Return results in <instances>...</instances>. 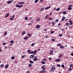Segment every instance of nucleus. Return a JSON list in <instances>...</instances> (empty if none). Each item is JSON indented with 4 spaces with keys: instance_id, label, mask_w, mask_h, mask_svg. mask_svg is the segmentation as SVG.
<instances>
[{
    "instance_id": "obj_47",
    "label": "nucleus",
    "mask_w": 73,
    "mask_h": 73,
    "mask_svg": "<svg viewBox=\"0 0 73 73\" xmlns=\"http://www.w3.org/2000/svg\"><path fill=\"white\" fill-rule=\"evenodd\" d=\"M52 33H54V31H51L50 32V34H52Z\"/></svg>"
},
{
    "instance_id": "obj_9",
    "label": "nucleus",
    "mask_w": 73,
    "mask_h": 73,
    "mask_svg": "<svg viewBox=\"0 0 73 73\" xmlns=\"http://www.w3.org/2000/svg\"><path fill=\"white\" fill-rule=\"evenodd\" d=\"M36 29H38V28H40V26L39 25H37L36 26Z\"/></svg>"
},
{
    "instance_id": "obj_24",
    "label": "nucleus",
    "mask_w": 73,
    "mask_h": 73,
    "mask_svg": "<svg viewBox=\"0 0 73 73\" xmlns=\"http://www.w3.org/2000/svg\"><path fill=\"white\" fill-rule=\"evenodd\" d=\"M41 63L42 64H45V62L42 61L41 62Z\"/></svg>"
},
{
    "instance_id": "obj_13",
    "label": "nucleus",
    "mask_w": 73,
    "mask_h": 73,
    "mask_svg": "<svg viewBox=\"0 0 73 73\" xmlns=\"http://www.w3.org/2000/svg\"><path fill=\"white\" fill-rule=\"evenodd\" d=\"M66 26H69L70 25V23H66Z\"/></svg>"
},
{
    "instance_id": "obj_25",
    "label": "nucleus",
    "mask_w": 73,
    "mask_h": 73,
    "mask_svg": "<svg viewBox=\"0 0 73 73\" xmlns=\"http://www.w3.org/2000/svg\"><path fill=\"white\" fill-rule=\"evenodd\" d=\"M48 17V15H46L44 18L45 19H47V18Z\"/></svg>"
},
{
    "instance_id": "obj_1",
    "label": "nucleus",
    "mask_w": 73,
    "mask_h": 73,
    "mask_svg": "<svg viewBox=\"0 0 73 73\" xmlns=\"http://www.w3.org/2000/svg\"><path fill=\"white\" fill-rule=\"evenodd\" d=\"M56 67H53V66H52V68H51L50 70V72H52H52H54V70H56Z\"/></svg>"
},
{
    "instance_id": "obj_11",
    "label": "nucleus",
    "mask_w": 73,
    "mask_h": 73,
    "mask_svg": "<svg viewBox=\"0 0 73 73\" xmlns=\"http://www.w3.org/2000/svg\"><path fill=\"white\" fill-rule=\"evenodd\" d=\"M33 60L34 61H37L38 60V59L37 58H34Z\"/></svg>"
},
{
    "instance_id": "obj_27",
    "label": "nucleus",
    "mask_w": 73,
    "mask_h": 73,
    "mask_svg": "<svg viewBox=\"0 0 73 73\" xmlns=\"http://www.w3.org/2000/svg\"><path fill=\"white\" fill-rule=\"evenodd\" d=\"M72 9V7H68V10H71Z\"/></svg>"
},
{
    "instance_id": "obj_21",
    "label": "nucleus",
    "mask_w": 73,
    "mask_h": 73,
    "mask_svg": "<svg viewBox=\"0 0 73 73\" xmlns=\"http://www.w3.org/2000/svg\"><path fill=\"white\" fill-rule=\"evenodd\" d=\"M60 49H64V46H60Z\"/></svg>"
},
{
    "instance_id": "obj_26",
    "label": "nucleus",
    "mask_w": 73,
    "mask_h": 73,
    "mask_svg": "<svg viewBox=\"0 0 73 73\" xmlns=\"http://www.w3.org/2000/svg\"><path fill=\"white\" fill-rule=\"evenodd\" d=\"M28 66H29V67H31L32 66V64H29L28 65Z\"/></svg>"
},
{
    "instance_id": "obj_8",
    "label": "nucleus",
    "mask_w": 73,
    "mask_h": 73,
    "mask_svg": "<svg viewBox=\"0 0 73 73\" xmlns=\"http://www.w3.org/2000/svg\"><path fill=\"white\" fill-rule=\"evenodd\" d=\"M50 8V6L49 7H47L45 8V10H47V9H49V8Z\"/></svg>"
},
{
    "instance_id": "obj_10",
    "label": "nucleus",
    "mask_w": 73,
    "mask_h": 73,
    "mask_svg": "<svg viewBox=\"0 0 73 73\" xmlns=\"http://www.w3.org/2000/svg\"><path fill=\"white\" fill-rule=\"evenodd\" d=\"M62 13L63 15H65V14H66V13H67V12L65 11H64L62 12Z\"/></svg>"
},
{
    "instance_id": "obj_56",
    "label": "nucleus",
    "mask_w": 73,
    "mask_h": 73,
    "mask_svg": "<svg viewBox=\"0 0 73 73\" xmlns=\"http://www.w3.org/2000/svg\"><path fill=\"white\" fill-rule=\"evenodd\" d=\"M52 20V18H51L49 19V20Z\"/></svg>"
},
{
    "instance_id": "obj_40",
    "label": "nucleus",
    "mask_w": 73,
    "mask_h": 73,
    "mask_svg": "<svg viewBox=\"0 0 73 73\" xmlns=\"http://www.w3.org/2000/svg\"><path fill=\"white\" fill-rule=\"evenodd\" d=\"M38 0H35V3H37V2H38Z\"/></svg>"
},
{
    "instance_id": "obj_57",
    "label": "nucleus",
    "mask_w": 73,
    "mask_h": 73,
    "mask_svg": "<svg viewBox=\"0 0 73 73\" xmlns=\"http://www.w3.org/2000/svg\"><path fill=\"white\" fill-rule=\"evenodd\" d=\"M18 4L20 5V4H22L21 2H19L18 3Z\"/></svg>"
},
{
    "instance_id": "obj_58",
    "label": "nucleus",
    "mask_w": 73,
    "mask_h": 73,
    "mask_svg": "<svg viewBox=\"0 0 73 73\" xmlns=\"http://www.w3.org/2000/svg\"><path fill=\"white\" fill-rule=\"evenodd\" d=\"M8 17V16L7 15H6L5 16V18Z\"/></svg>"
},
{
    "instance_id": "obj_32",
    "label": "nucleus",
    "mask_w": 73,
    "mask_h": 73,
    "mask_svg": "<svg viewBox=\"0 0 73 73\" xmlns=\"http://www.w3.org/2000/svg\"><path fill=\"white\" fill-rule=\"evenodd\" d=\"M7 34V32L6 31L4 33V36H6V35Z\"/></svg>"
},
{
    "instance_id": "obj_41",
    "label": "nucleus",
    "mask_w": 73,
    "mask_h": 73,
    "mask_svg": "<svg viewBox=\"0 0 73 73\" xmlns=\"http://www.w3.org/2000/svg\"><path fill=\"white\" fill-rule=\"evenodd\" d=\"M16 7H18L19 8V5H16Z\"/></svg>"
},
{
    "instance_id": "obj_59",
    "label": "nucleus",
    "mask_w": 73,
    "mask_h": 73,
    "mask_svg": "<svg viewBox=\"0 0 73 73\" xmlns=\"http://www.w3.org/2000/svg\"><path fill=\"white\" fill-rule=\"evenodd\" d=\"M43 60L44 61H46V59H45V58H44L43 59Z\"/></svg>"
},
{
    "instance_id": "obj_17",
    "label": "nucleus",
    "mask_w": 73,
    "mask_h": 73,
    "mask_svg": "<svg viewBox=\"0 0 73 73\" xmlns=\"http://www.w3.org/2000/svg\"><path fill=\"white\" fill-rule=\"evenodd\" d=\"M65 19V18L64 17H63L62 19V21H64Z\"/></svg>"
},
{
    "instance_id": "obj_46",
    "label": "nucleus",
    "mask_w": 73,
    "mask_h": 73,
    "mask_svg": "<svg viewBox=\"0 0 73 73\" xmlns=\"http://www.w3.org/2000/svg\"><path fill=\"white\" fill-rule=\"evenodd\" d=\"M30 57L31 58H33V55H31L30 56Z\"/></svg>"
},
{
    "instance_id": "obj_35",
    "label": "nucleus",
    "mask_w": 73,
    "mask_h": 73,
    "mask_svg": "<svg viewBox=\"0 0 73 73\" xmlns=\"http://www.w3.org/2000/svg\"><path fill=\"white\" fill-rule=\"evenodd\" d=\"M31 50H27V52H29V53H30V52H31Z\"/></svg>"
},
{
    "instance_id": "obj_6",
    "label": "nucleus",
    "mask_w": 73,
    "mask_h": 73,
    "mask_svg": "<svg viewBox=\"0 0 73 73\" xmlns=\"http://www.w3.org/2000/svg\"><path fill=\"white\" fill-rule=\"evenodd\" d=\"M9 67V65L8 64H6V66L4 68L5 69H7V68H8Z\"/></svg>"
},
{
    "instance_id": "obj_12",
    "label": "nucleus",
    "mask_w": 73,
    "mask_h": 73,
    "mask_svg": "<svg viewBox=\"0 0 73 73\" xmlns=\"http://www.w3.org/2000/svg\"><path fill=\"white\" fill-rule=\"evenodd\" d=\"M63 57V55L60 54L58 58H61V57Z\"/></svg>"
},
{
    "instance_id": "obj_7",
    "label": "nucleus",
    "mask_w": 73,
    "mask_h": 73,
    "mask_svg": "<svg viewBox=\"0 0 73 73\" xmlns=\"http://www.w3.org/2000/svg\"><path fill=\"white\" fill-rule=\"evenodd\" d=\"M41 68L42 69V70H45V67L42 66L41 67Z\"/></svg>"
},
{
    "instance_id": "obj_54",
    "label": "nucleus",
    "mask_w": 73,
    "mask_h": 73,
    "mask_svg": "<svg viewBox=\"0 0 73 73\" xmlns=\"http://www.w3.org/2000/svg\"><path fill=\"white\" fill-rule=\"evenodd\" d=\"M52 41H55V39H52Z\"/></svg>"
},
{
    "instance_id": "obj_61",
    "label": "nucleus",
    "mask_w": 73,
    "mask_h": 73,
    "mask_svg": "<svg viewBox=\"0 0 73 73\" xmlns=\"http://www.w3.org/2000/svg\"><path fill=\"white\" fill-rule=\"evenodd\" d=\"M21 3H22V4H24V3H25V2H23Z\"/></svg>"
},
{
    "instance_id": "obj_55",
    "label": "nucleus",
    "mask_w": 73,
    "mask_h": 73,
    "mask_svg": "<svg viewBox=\"0 0 73 73\" xmlns=\"http://www.w3.org/2000/svg\"><path fill=\"white\" fill-rule=\"evenodd\" d=\"M71 56H73V52H72L71 54Z\"/></svg>"
},
{
    "instance_id": "obj_18",
    "label": "nucleus",
    "mask_w": 73,
    "mask_h": 73,
    "mask_svg": "<svg viewBox=\"0 0 73 73\" xmlns=\"http://www.w3.org/2000/svg\"><path fill=\"white\" fill-rule=\"evenodd\" d=\"M7 3L8 4H11V0H9V1H8L7 2Z\"/></svg>"
},
{
    "instance_id": "obj_22",
    "label": "nucleus",
    "mask_w": 73,
    "mask_h": 73,
    "mask_svg": "<svg viewBox=\"0 0 73 73\" xmlns=\"http://www.w3.org/2000/svg\"><path fill=\"white\" fill-rule=\"evenodd\" d=\"M25 33H26L25 32V31H24L23 32V33L22 34V36H23V35H24V34H25Z\"/></svg>"
},
{
    "instance_id": "obj_3",
    "label": "nucleus",
    "mask_w": 73,
    "mask_h": 73,
    "mask_svg": "<svg viewBox=\"0 0 73 73\" xmlns=\"http://www.w3.org/2000/svg\"><path fill=\"white\" fill-rule=\"evenodd\" d=\"M43 70H41L40 71H39L38 73H45L46 71H44Z\"/></svg>"
},
{
    "instance_id": "obj_62",
    "label": "nucleus",
    "mask_w": 73,
    "mask_h": 73,
    "mask_svg": "<svg viewBox=\"0 0 73 73\" xmlns=\"http://www.w3.org/2000/svg\"><path fill=\"white\" fill-rule=\"evenodd\" d=\"M29 72H30V71H28L27 72V73H29Z\"/></svg>"
},
{
    "instance_id": "obj_15",
    "label": "nucleus",
    "mask_w": 73,
    "mask_h": 73,
    "mask_svg": "<svg viewBox=\"0 0 73 73\" xmlns=\"http://www.w3.org/2000/svg\"><path fill=\"white\" fill-rule=\"evenodd\" d=\"M44 8L42 7L40 10V12H42L44 11Z\"/></svg>"
},
{
    "instance_id": "obj_2",
    "label": "nucleus",
    "mask_w": 73,
    "mask_h": 73,
    "mask_svg": "<svg viewBox=\"0 0 73 73\" xmlns=\"http://www.w3.org/2000/svg\"><path fill=\"white\" fill-rule=\"evenodd\" d=\"M15 15H13L12 16V18H11L10 19L11 21H12V20H13L14 19V18H15Z\"/></svg>"
},
{
    "instance_id": "obj_63",
    "label": "nucleus",
    "mask_w": 73,
    "mask_h": 73,
    "mask_svg": "<svg viewBox=\"0 0 73 73\" xmlns=\"http://www.w3.org/2000/svg\"><path fill=\"white\" fill-rule=\"evenodd\" d=\"M69 23H71L72 22V21L70 20H69Z\"/></svg>"
},
{
    "instance_id": "obj_53",
    "label": "nucleus",
    "mask_w": 73,
    "mask_h": 73,
    "mask_svg": "<svg viewBox=\"0 0 73 73\" xmlns=\"http://www.w3.org/2000/svg\"><path fill=\"white\" fill-rule=\"evenodd\" d=\"M73 65H72V64H71L70 65V68H71V67H73Z\"/></svg>"
},
{
    "instance_id": "obj_43",
    "label": "nucleus",
    "mask_w": 73,
    "mask_h": 73,
    "mask_svg": "<svg viewBox=\"0 0 73 73\" xmlns=\"http://www.w3.org/2000/svg\"><path fill=\"white\" fill-rule=\"evenodd\" d=\"M57 46H61V44H57Z\"/></svg>"
},
{
    "instance_id": "obj_23",
    "label": "nucleus",
    "mask_w": 73,
    "mask_h": 73,
    "mask_svg": "<svg viewBox=\"0 0 73 73\" xmlns=\"http://www.w3.org/2000/svg\"><path fill=\"white\" fill-rule=\"evenodd\" d=\"M40 18H39L38 19H36V21H40Z\"/></svg>"
},
{
    "instance_id": "obj_38",
    "label": "nucleus",
    "mask_w": 73,
    "mask_h": 73,
    "mask_svg": "<svg viewBox=\"0 0 73 73\" xmlns=\"http://www.w3.org/2000/svg\"><path fill=\"white\" fill-rule=\"evenodd\" d=\"M23 4L20 5H19V8H21V7H23Z\"/></svg>"
},
{
    "instance_id": "obj_16",
    "label": "nucleus",
    "mask_w": 73,
    "mask_h": 73,
    "mask_svg": "<svg viewBox=\"0 0 73 73\" xmlns=\"http://www.w3.org/2000/svg\"><path fill=\"white\" fill-rule=\"evenodd\" d=\"M15 59V56H12L11 57V60H13Z\"/></svg>"
},
{
    "instance_id": "obj_60",
    "label": "nucleus",
    "mask_w": 73,
    "mask_h": 73,
    "mask_svg": "<svg viewBox=\"0 0 73 73\" xmlns=\"http://www.w3.org/2000/svg\"><path fill=\"white\" fill-rule=\"evenodd\" d=\"M44 0H40V2H41V3H42V2L43 1H44Z\"/></svg>"
},
{
    "instance_id": "obj_49",
    "label": "nucleus",
    "mask_w": 73,
    "mask_h": 73,
    "mask_svg": "<svg viewBox=\"0 0 73 73\" xmlns=\"http://www.w3.org/2000/svg\"><path fill=\"white\" fill-rule=\"evenodd\" d=\"M7 15H8V16H9V13H7Z\"/></svg>"
},
{
    "instance_id": "obj_48",
    "label": "nucleus",
    "mask_w": 73,
    "mask_h": 73,
    "mask_svg": "<svg viewBox=\"0 0 73 73\" xmlns=\"http://www.w3.org/2000/svg\"><path fill=\"white\" fill-rule=\"evenodd\" d=\"M35 45V43H32L31 45V46H33V45Z\"/></svg>"
},
{
    "instance_id": "obj_19",
    "label": "nucleus",
    "mask_w": 73,
    "mask_h": 73,
    "mask_svg": "<svg viewBox=\"0 0 73 73\" xmlns=\"http://www.w3.org/2000/svg\"><path fill=\"white\" fill-rule=\"evenodd\" d=\"M51 23L53 25H54L55 24V22H52Z\"/></svg>"
},
{
    "instance_id": "obj_39",
    "label": "nucleus",
    "mask_w": 73,
    "mask_h": 73,
    "mask_svg": "<svg viewBox=\"0 0 73 73\" xmlns=\"http://www.w3.org/2000/svg\"><path fill=\"white\" fill-rule=\"evenodd\" d=\"M60 8H58L57 9H56V11H60Z\"/></svg>"
},
{
    "instance_id": "obj_28",
    "label": "nucleus",
    "mask_w": 73,
    "mask_h": 73,
    "mask_svg": "<svg viewBox=\"0 0 73 73\" xmlns=\"http://www.w3.org/2000/svg\"><path fill=\"white\" fill-rule=\"evenodd\" d=\"M32 35V34L30 33H29L27 34V36H31Z\"/></svg>"
},
{
    "instance_id": "obj_36",
    "label": "nucleus",
    "mask_w": 73,
    "mask_h": 73,
    "mask_svg": "<svg viewBox=\"0 0 73 73\" xmlns=\"http://www.w3.org/2000/svg\"><path fill=\"white\" fill-rule=\"evenodd\" d=\"M57 66L58 67H60L61 66V65L59 64H57Z\"/></svg>"
},
{
    "instance_id": "obj_44",
    "label": "nucleus",
    "mask_w": 73,
    "mask_h": 73,
    "mask_svg": "<svg viewBox=\"0 0 73 73\" xmlns=\"http://www.w3.org/2000/svg\"><path fill=\"white\" fill-rule=\"evenodd\" d=\"M55 21H56V22H58V19H56L55 20Z\"/></svg>"
},
{
    "instance_id": "obj_34",
    "label": "nucleus",
    "mask_w": 73,
    "mask_h": 73,
    "mask_svg": "<svg viewBox=\"0 0 73 73\" xmlns=\"http://www.w3.org/2000/svg\"><path fill=\"white\" fill-rule=\"evenodd\" d=\"M10 42L11 43H13V42H14V41L12 40H11L10 41Z\"/></svg>"
},
{
    "instance_id": "obj_4",
    "label": "nucleus",
    "mask_w": 73,
    "mask_h": 73,
    "mask_svg": "<svg viewBox=\"0 0 73 73\" xmlns=\"http://www.w3.org/2000/svg\"><path fill=\"white\" fill-rule=\"evenodd\" d=\"M61 61V59H56L55 60V61L56 62H60Z\"/></svg>"
},
{
    "instance_id": "obj_31",
    "label": "nucleus",
    "mask_w": 73,
    "mask_h": 73,
    "mask_svg": "<svg viewBox=\"0 0 73 73\" xmlns=\"http://www.w3.org/2000/svg\"><path fill=\"white\" fill-rule=\"evenodd\" d=\"M58 36H60V37H62V35L61 34H59Z\"/></svg>"
},
{
    "instance_id": "obj_14",
    "label": "nucleus",
    "mask_w": 73,
    "mask_h": 73,
    "mask_svg": "<svg viewBox=\"0 0 73 73\" xmlns=\"http://www.w3.org/2000/svg\"><path fill=\"white\" fill-rule=\"evenodd\" d=\"M29 62L30 64H33V61L31 60H29Z\"/></svg>"
},
{
    "instance_id": "obj_42",
    "label": "nucleus",
    "mask_w": 73,
    "mask_h": 73,
    "mask_svg": "<svg viewBox=\"0 0 73 73\" xmlns=\"http://www.w3.org/2000/svg\"><path fill=\"white\" fill-rule=\"evenodd\" d=\"M25 57V55H24L23 56H22V58H24V57Z\"/></svg>"
},
{
    "instance_id": "obj_33",
    "label": "nucleus",
    "mask_w": 73,
    "mask_h": 73,
    "mask_svg": "<svg viewBox=\"0 0 73 73\" xmlns=\"http://www.w3.org/2000/svg\"><path fill=\"white\" fill-rule=\"evenodd\" d=\"M25 20H28V17H25Z\"/></svg>"
},
{
    "instance_id": "obj_45",
    "label": "nucleus",
    "mask_w": 73,
    "mask_h": 73,
    "mask_svg": "<svg viewBox=\"0 0 73 73\" xmlns=\"http://www.w3.org/2000/svg\"><path fill=\"white\" fill-rule=\"evenodd\" d=\"M72 70V69L70 68H69V71H71V70Z\"/></svg>"
},
{
    "instance_id": "obj_52",
    "label": "nucleus",
    "mask_w": 73,
    "mask_h": 73,
    "mask_svg": "<svg viewBox=\"0 0 73 73\" xmlns=\"http://www.w3.org/2000/svg\"><path fill=\"white\" fill-rule=\"evenodd\" d=\"M43 31H47V29H44Z\"/></svg>"
},
{
    "instance_id": "obj_30",
    "label": "nucleus",
    "mask_w": 73,
    "mask_h": 73,
    "mask_svg": "<svg viewBox=\"0 0 73 73\" xmlns=\"http://www.w3.org/2000/svg\"><path fill=\"white\" fill-rule=\"evenodd\" d=\"M4 66V64H1V68H3Z\"/></svg>"
},
{
    "instance_id": "obj_37",
    "label": "nucleus",
    "mask_w": 73,
    "mask_h": 73,
    "mask_svg": "<svg viewBox=\"0 0 73 73\" xmlns=\"http://www.w3.org/2000/svg\"><path fill=\"white\" fill-rule=\"evenodd\" d=\"M61 66L63 68H65V66H64V64H62L61 65Z\"/></svg>"
},
{
    "instance_id": "obj_5",
    "label": "nucleus",
    "mask_w": 73,
    "mask_h": 73,
    "mask_svg": "<svg viewBox=\"0 0 73 73\" xmlns=\"http://www.w3.org/2000/svg\"><path fill=\"white\" fill-rule=\"evenodd\" d=\"M33 52L34 54V55H36V53L37 52V50H35L33 51Z\"/></svg>"
},
{
    "instance_id": "obj_20",
    "label": "nucleus",
    "mask_w": 73,
    "mask_h": 73,
    "mask_svg": "<svg viewBox=\"0 0 73 73\" xmlns=\"http://www.w3.org/2000/svg\"><path fill=\"white\" fill-rule=\"evenodd\" d=\"M50 54H53V50H50Z\"/></svg>"
},
{
    "instance_id": "obj_50",
    "label": "nucleus",
    "mask_w": 73,
    "mask_h": 73,
    "mask_svg": "<svg viewBox=\"0 0 73 73\" xmlns=\"http://www.w3.org/2000/svg\"><path fill=\"white\" fill-rule=\"evenodd\" d=\"M68 7H72V5H68Z\"/></svg>"
},
{
    "instance_id": "obj_64",
    "label": "nucleus",
    "mask_w": 73,
    "mask_h": 73,
    "mask_svg": "<svg viewBox=\"0 0 73 73\" xmlns=\"http://www.w3.org/2000/svg\"><path fill=\"white\" fill-rule=\"evenodd\" d=\"M52 59V58H48V60H51Z\"/></svg>"
},
{
    "instance_id": "obj_29",
    "label": "nucleus",
    "mask_w": 73,
    "mask_h": 73,
    "mask_svg": "<svg viewBox=\"0 0 73 73\" xmlns=\"http://www.w3.org/2000/svg\"><path fill=\"white\" fill-rule=\"evenodd\" d=\"M28 36H27V37H25L23 38V40H27V38H28Z\"/></svg>"
},
{
    "instance_id": "obj_51",
    "label": "nucleus",
    "mask_w": 73,
    "mask_h": 73,
    "mask_svg": "<svg viewBox=\"0 0 73 73\" xmlns=\"http://www.w3.org/2000/svg\"><path fill=\"white\" fill-rule=\"evenodd\" d=\"M7 44V43L4 42L3 43V45H5V44Z\"/></svg>"
}]
</instances>
